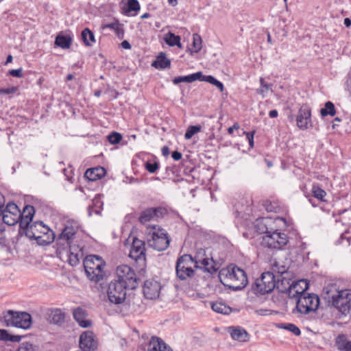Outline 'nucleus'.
Masks as SVG:
<instances>
[{
	"instance_id": "nucleus-51",
	"label": "nucleus",
	"mask_w": 351,
	"mask_h": 351,
	"mask_svg": "<svg viewBox=\"0 0 351 351\" xmlns=\"http://www.w3.org/2000/svg\"><path fill=\"white\" fill-rule=\"evenodd\" d=\"M197 80L200 82H206L213 84L215 80V78L212 75H204L202 72H201V76L199 77V79H197Z\"/></svg>"
},
{
	"instance_id": "nucleus-33",
	"label": "nucleus",
	"mask_w": 351,
	"mask_h": 351,
	"mask_svg": "<svg viewBox=\"0 0 351 351\" xmlns=\"http://www.w3.org/2000/svg\"><path fill=\"white\" fill-rule=\"evenodd\" d=\"M180 40L181 38L179 36H176L171 32L166 34L164 36V40L171 47L178 46L179 48H181L182 44Z\"/></svg>"
},
{
	"instance_id": "nucleus-13",
	"label": "nucleus",
	"mask_w": 351,
	"mask_h": 351,
	"mask_svg": "<svg viewBox=\"0 0 351 351\" xmlns=\"http://www.w3.org/2000/svg\"><path fill=\"white\" fill-rule=\"evenodd\" d=\"M129 256L140 267L144 266L146 261L145 243L138 239L134 238L131 245Z\"/></svg>"
},
{
	"instance_id": "nucleus-60",
	"label": "nucleus",
	"mask_w": 351,
	"mask_h": 351,
	"mask_svg": "<svg viewBox=\"0 0 351 351\" xmlns=\"http://www.w3.org/2000/svg\"><path fill=\"white\" fill-rule=\"evenodd\" d=\"M239 128V125L238 123H235L232 127H230L228 129V132L230 134H232L234 130H238Z\"/></svg>"
},
{
	"instance_id": "nucleus-8",
	"label": "nucleus",
	"mask_w": 351,
	"mask_h": 351,
	"mask_svg": "<svg viewBox=\"0 0 351 351\" xmlns=\"http://www.w3.org/2000/svg\"><path fill=\"white\" fill-rule=\"evenodd\" d=\"M307 287V283L304 280L290 282L285 277H282L280 285H278V289L281 292H287L290 298H297V300L300 295L305 293Z\"/></svg>"
},
{
	"instance_id": "nucleus-34",
	"label": "nucleus",
	"mask_w": 351,
	"mask_h": 351,
	"mask_svg": "<svg viewBox=\"0 0 351 351\" xmlns=\"http://www.w3.org/2000/svg\"><path fill=\"white\" fill-rule=\"evenodd\" d=\"M22 336L14 335L8 333V330L5 329H0V341L6 343L10 342H19L21 340Z\"/></svg>"
},
{
	"instance_id": "nucleus-12",
	"label": "nucleus",
	"mask_w": 351,
	"mask_h": 351,
	"mask_svg": "<svg viewBox=\"0 0 351 351\" xmlns=\"http://www.w3.org/2000/svg\"><path fill=\"white\" fill-rule=\"evenodd\" d=\"M226 276L230 282V287L234 290L241 289L247 284L245 272L237 266L228 268Z\"/></svg>"
},
{
	"instance_id": "nucleus-19",
	"label": "nucleus",
	"mask_w": 351,
	"mask_h": 351,
	"mask_svg": "<svg viewBox=\"0 0 351 351\" xmlns=\"http://www.w3.org/2000/svg\"><path fill=\"white\" fill-rule=\"evenodd\" d=\"M47 231H49V227L47 226H45L42 221H36L23 233L28 238L34 239L38 242L41 234Z\"/></svg>"
},
{
	"instance_id": "nucleus-1",
	"label": "nucleus",
	"mask_w": 351,
	"mask_h": 351,
	"mask_svg": "<svg viewBox=\"0 0 351 351\" xmlns=\"http://www.w3.org/2000/svg\"><path fill=\"white\" fill-rule=\"evenodd\" d=\"M323 298L341 313L346 314L351 308V290L338 291L336 286L330 285L323 289Z\"/></svg>"
},
{
	"instance_id": "nucleus-7",
	"label": "nucleus",
	"mask_w": 351,
	"mask_h": 351,
	"mask_svg": "<svg viewBox=\"0 0 351 351\" xmlns=\"http://www.w3.org/2000/svg\"><path fill=\"white\" fill-rule=\"evenodd\" d=\"M280 281L281 279L278 278L276 282V277L272 272H264L260 278L256 280L252 289L256 293L264 295L272 291L278 285H280Z\"/></svg>"
},
{
	"instance_id": "nucleus-53",
	"label": "nucleus",
	"mask_w": 351,
	"mask_h": 351,
	"mask_svg": "<svg viewBox=\"0 0 351 351\" xmlns=\"http://www.w3.org/2000/svg\"><path fill=\"white\" fill-rule=\"evenodd\" d=\"M244 133L246 134V138L248 141L250 147H253L254 143V135L255 132L252 131L250 132H244Z\"/></svg>"
},
{
	"instance_id": "nucleus-58",
	"label": "nucleus",
	"mask_w": 351,
	"mask_h": 351,
	"mask_svg": "<svg viewBox=\"0 0 351 351\" xmlns=\"http://www.w3.org/2000/svg\"><path fill=\"white\" fill-rule=\"evenodd\" d=\"M171 156L173 160H179L182 158V154L178 151H175L172 152Z\"/></svg>"
},
{
	"instance_id": "nucleus-18",
	"label": "nucleus",
	"mask_w": 351,
	"mask_h": 351,
	"mask_svg": "<svg viewBox=\"0 0 351 351\" xmlns=\"http://www.w3.org/2000/svg\"><path fill=\"white\" fill-rule=\"evenodd\" d=\"M311 108L307 105H302L299 109L296 122L297 126L301 130H306L311 125Z\"/></svg>"
},
{
	"instance_id": "nucleus-3",
	"label": "nucleus",
	"mask_w": 351,
	"mask_h": 351,
	"mask_svg": "<svg viewBox=\"0 0 351 351\" xmlns=\"http://www.w3.org/2000/svg\"><path fill=\"white\" fill-rule=\"evenodd\" d=\"M0 322L6 327L14 326L27 329L32 325V317L26 312L8 310L2 313Z\"/></svg>"
},
{
	"instance_id": "nucleus-29",
	"label": "nucleus",
	"mask_w": 351,
	"mask_h": 351,
	"mask_svg": "<svg viewBox=\"0 0 351 351\" xmlns=\"http://www.w3.org/2000/svg\"><path fill=\"white\" fill-rule=\"evenodd\" d=\"M141 7L137 0H128V3L123 7V13L130 15L131 12H134L132 15H136Z\"/></svg>"
},
{
	"instance_id": "nucleus-47",
	"label": "nucleus",
	"mask_w": 351,
	"mask_h": 351,
	"mask_svg": "<svg viewBox=\"0 0 351 351\" xmlns=\"http://www.w3.org/2000/svg\"><path fill=\"white\" fill-rule=\"evenodd\" d=\"M121 134L116 132H113L108 136V141L112 145H116L119 143L121 141Z\"/></svg>"
},
{
	"instance_id": "nucleus-61",
	"label": "nucleus",
	"mask_w": 351,
	"mask_h": 351,
	"mask_svg": "<svg viewBox=\"0 0 351 351\" xmlns=\"http://www.w3.org/2000/svg\"><path fill=\"white\" fill-rule=\"evenodd\" d=\"M121 47L125 49H131V45L130 44V43L127 40H123L122 43H121Z\"/></svg>"
},
{
	"instance_id": "nucleus-41",
	"label": "nucleus",
	"mask_w": 351,
	"mask_h": 351,
	"mask_svg": "<svg viewBox=\"0 0 351 351\" xmlns=\"http://www.w3.org/2000/svg\"><path fill=\"white\" fill-rule=\"evenodd\" d=\"M207 256H208L206 254V252L204 249H199L195 256L193 258V261L195 263V265H197L196 268H198L199 267V263L204 261V259H205Z\"/></svg>"
},
{
	"instance_id": "nucleus-50",
	"label": "nucleus",
	"mask_w": 351,
	"mask_h": 351,
	"mask_svg": "<svg viewBox=\"0 0 351 351\" xmlns=\"http://www.w3.org/2000/svg\"><path fill=\"white\" fill-rule=\"evenodd\" d=\"M34 213H35V209H34V206H30V205L26 206L24 208L23 212L21 213V214H23V215H26L27 217H29L31 218H33Z\"/></svg>"
},
{
	"instance_id": "nucleus-39",
	"label": "nucleus",
	"mask_w": 351,
	"mask_h": 351,
	"mask_svg": "<svg viewBox=\"0 0 351 351\" xmlns=\"http://www.w3.org/2000/svg\"><path fill=\"white\" fill-rule=\"evenodd\" d=\"M20 219H19V226L21 230H23V232H24L29 228V227L31 226L32 223H31L33 218H31L29 217H27L26 215H23L21 214V212L20 211Z\"/></svg>"
},
{
	"instance_id": "nucleus-64",
	"label": "nucleus",
	"mask_w": 351,
	"mask_h": 351,
	"mask_svg": "<svg viewBox=\"0 0 351 351\" xmlns=\"http://www.w3.org/2000/svg\"><path fill=\"white\" fill-rule=\"evenodd\" d=\"M278 115V112L276 110H272L269 112V116L271 118H276Z\"/></svg>"
},
{
	"instance_id": "nucleus-55",
	"label": "nucleus",
	"mask_w": 351,
	"mask_h": 351,
	"mask_svg": "<svg viewBox=\"0 0 351 351\" xmlns=\"http://www.w3.org/2000/svg\"><path fill=\"white\" fill-rule=\"evenodd\" d=\"M119 25V23L118 21L112 23L105 24L102 25V29H110L114 31L116 29L118 28Z\"/></svg>"
},
{
	"instance_id": "nucleus-22",
	"label": "nucleus",
	"mask_w": 351,
	"mask_h": 351,
	"mask_svg": "<svg viewBox=\"0 0 351 351\" xmlns=\"http://www.w3.org/2000/svg\"><path fill=\"white\" fill-rule=\"evenodd\" d=\"M68 262L71 266L77 265L80 262V258L83 256L82 248L79 245H70L69 247Z\"/></svg>"
},
{
	"instance_id": "nucleus-44",
	"label": "nucleus",
	"mask_w": 351,
	"mask_h": 351,
	"mask_svg": "<svg viewBox=\"0 0 351 351\" xmlns=\"http://www.w3.org/2000/svg\"><path fill=\"white\" fill-rule=\"evenodd\" d=\"M201 130L202 127L200 125H190L185 132V139H191L195 134L199 132Z\"/></svg>"
},
{
	"instance_id": "nucleus-45",
	"label": "nucleus",
	"mask_w": 351,
	"mask_h": 351,
	"mask_svg": "<svg viewBox=\"0 0 351 351\" xmlns=\"http://www.w3.org/2000/svg\"><path fill=\"white\" fill-rule=\"evenodd\" d=\"M202 43L200 36L197 34H194L193 37V48L191 49V53H198L202 47Z\"/></svg>"
},
{
	"instance_id": "nucleus-40",
	"label": "nucleus",
	"mask_w": 351,
	"mask_h": 351,
	"mask_svg": "<svg viewBox=\"0 0 351 351\" xmlns=\"http://www.w3.org/2000/svg\"><path fill=\"white\" fill-rule=\"evenodd\" d=\"M263 206L267 212L278 213L280 210V206L278 202L270 200H265Z\"/></svg>"
},
{
	"instance_id": "nucleus-59",
	"label": "nucleus",
	"mask_w": 351,
	"mask_h": 351,
	"mask_svg": "<svg viewBox=\"0 0 351 351\" xmlns=\"http://www.w3.org/2000/svg\"><path fill=\"white\" fill-rule=\"evenodd\" d=\"M213 85L215 86L221 91L223 90V84L221 82L217 80V79H215V80L214 83L213 84Z\"/></svg>"
},
{
	"instance_id": "nucleus-37",
	"label": "nucleus",
	"mask_w": 351,
	"mask_h": 351,
	"mask_svg": "<svg viewBox=\"0 0 351 351\" xmlns=\"http://www.w3.org/2000/svg\"><path fill=\"white\" fill-rule=\"evenodd\" d=\"M321 116L324 117L326 116L333 117L336 114V109L335 105L331 101H327L325 104L324 108L320 110Z\"/></svg>"
},
{
	"instance_id": "nucleus-9",
	"label": "nucleus",
	"mask_w": 351,
	"mask_h": 351,
	"mask_svg": "<svg viewBox=\"0 0 351 351\" xmlns=\"http://www.w3.org/2000/svg\"><path fill=\"white\" fill-rule=\"evenodd\" d=\"M197 265L193 261V258L190 254H184L180 257L176 263V271L178 278L182 280H186L194 276L193 268Z\"/></svg>"
},
{
	"instance_id": "nucleus-48",
	"label": "nucleus",
	"mask_w": 351,
	"mask_h": 351,
	"mask_svg": "<svg viewBox=\"0 0 351 351\" xmlns=\"http://www.w3.org/2000/svg\"><path fill=\"white\" fill-rule=\"evenodd\" d=\"M145 168L148 172L154 173L158 169L159 163L157 161H154L153 162L147 161L145 164Z\"/></svg>"
},
{
	"instance_id": "nucleus-62",
	"label": "nucleus",
	"mask_w": 351,
	"mask_h": 351,
	"mask_svg": "<svg viewBox=\"0 0 351 351\" xmlns=\"http://www.w3.org/2000/svg\"><path fill=\"white\" fill-rule=\"evenodd\" d=\"M0 350L1 351H12L11 349L9 348L8 344L1 345V343H0Z\"/></svg>"
},
{
	"instance_id": "nucleus-5",
	"label": "nucleus",
	"mask_w": 351,
	"mask_h": 351,
	"mask_svg": "<svg viewBox=\"0 0 351 351\" xmlns=\"http://www.w3.org/2000/svg\"><path fill=\"white\" fill-rule=\"evenodd\" d=\"M148 234L151 235V239L147 240L149 247L157 251H163L168 247L170 240L165 230L154 225L148 227Z\"/></svg>"
},
{
	"instance_id": "nucleus-56",
	"label": "nucleus",
	"mask_w": 351,
	"mask_h": 351,
	"mask_svg": "<svg viewBox=\"0 0 351 351\" xmlns=\"http://www.w3.org/2000/svg\"><path fill=\"white\" fill-rule=\"evenodd\" d=\"M16 91V87H11V88H8L0 89V93L5 94V95L14 93Z\"/></svg>"
},
{
	"instance_id": "nucleus-16",
	"label": "nucleus",
	"mask_w": 351,
	"mask_h": 351,
	"mask_svg": "<svg viewBox=\"0 0 351 351\" xmlns=\"http://www.w3.org/2000/svg\"><path fill=\"white\" fill-rule=\"evenodd\" d=\"M77 230L78 226L77 225H66L57 239L58 245H66L67 247L73 245L72 242Z\"/></svg>"
},
{
	"instance_id": "nucleus-63",
	"label": "nucleus",
	"mask_w": 351,
	"mask_h": 351,
	"mask_svg": "<svg viewBox=\"0 0 351 351\" xmlns=\"http://www.w3.org/2000/svg\"><path fill=\"white\" fill-rule=\"evenodd\" d=\"M162 154L164 156H167L169 154V149L167 146H164L162 148Z\"/></svg>"
},
{
	"instance_id": "nucleus-30",
	"label": "nucleus",
	"mask_w": 351,
	"mask_h": 351,
	"mask_svg": "<svg viewBox=\"0 0 351 351\" xmlns=\"http://www.w3.org/2000/svg\"><path fill=\"white\" fill-rule=\"evenodd\" d=\"M200 76L201 71H199L195 73L190 74L189 75L178 76L177 77H175L173 80V82L174 84H178L180 82L191 83L197 80V79H199Z\"/></svg>"
},
{
	"instance_id": "nucleus-14",
	"label": "nucleus",
	"mask_w": 351,
	"mask_h": 351,
	"mask_svg": "<svg viewBox=\"0 0 351 351\" xmlns=\"http://www.w3.org/2000/svg\"><path fill=\"white\" fill-rule=\"evenodd\" d=\"M20 216V209L18 206L13 202H9L5 206L1 217L3 223L8 226H14L19 222Z\"/></svg>"
},
{
	"instance_id": "nucleus-52",
	"label": "nucleus",
	"mask_w": 351,
	"mask_h": 351,
	"mask_svg": "<svg viewBox=\"0 0 351 351\" xmlns=\"http://www.w3.org/2000/svg\"><path fill=\"white\" fill-rule=\"evenodd\" d=\"M9 74L13 77H22L23 75V69L19 68L18 69H12L9 71Z\"/></svg>"
},
{
	"instance_id": "nucleus-24",
	"label": "nucleus",
	"mask_w": 351,
	"mask_h": 351,
	"mask_svg": "<svg viewBox=\"0 0 351 351\" xmlns=\"http://www.w3.org/2000/svg\"><path fill=\"white\" fill-rule=\"evenodd\" d=\"M147 351H173L161 339L156 337L150 339Z\"/></svg>"
},
{
	"instance_id": "nucleus-42",
	"label": "nucleus",
	"mask_w": 351,
	"mask_h": 351,
	"mask_svg": "<svg viewBox=\"0 0 351 351\" xmlns=\"http://www.w3.org/2000/svg\"><path fill=\"white\" fill-rule=\"evenodd\" d=\"M312 193L313 197L317 199L324 202V197L326 195V193L324 190L319 186V185H313L312 188Z\"/></svg>"
},
{
	"instance_id": "nucleus-43",
	"label": "nucleus",
	"mask_w": 351,
	"mask_h": 351,
	"mask_svg": "<svg viewBox=\"0 0 351 351\" xmlns=\"http://www.w3.org/2000/svg\"><path fill=\"white\" fill-rule=\"evenodd\" d=\"M278 327L289 330L296 336H299L301 334L300 328L293 324H280Z\"/></svg>"
},
{
	"instance_id": "nucleus-25",
	"label": "nucleus",
	"mask_w": 351,
	"mask_h": 351,
	"mask_svg": "<svg viewBox=\"0 0 351 351\" xmlns=\"http://www.w3.org/2000/svg\"><path fill=\"white\" fill-rule=\"evenodd\" d=\"M49 317L51 323L61 325L64 322L65 313L60 308H55L51 311Z\"/></svg>"
},
{
	"instance_id": "nucleus-57",
	"label": "nucleus",
	"mask_w": 351,
	"mask_h": 351,
	"mask_svg": "<svg viewBox=\"0 0 351 351\" xmlns=\"http://www.w3.org/2000/svg\"><path fill=\"white\" fill-rule=\"evenodd\" d=\"M116 32V34L119 38H123L124 35V30L120 26V24L118 26V28L114 30Z\"/></svg>"
},
{
	"instance_id": "nucleus-36",
	"label": "nucleus",
	"mask_w": 351,
	"mask_h": 351,
	"mask_svg": "<svg viewBox=\"0 0 351 351\" xmlns=\"http://www.w3.org/2000/svg\"><path fill=\"white\" fill-rule=\"evenodd\" d=\"M82 39L86 46H92L95 43L94 34L88 28H85L82 31Z\"/></svg>"
},
{
	"instance_id": "nucleus-26",
	"label": "nucleus",
	"mask_w": 351,
	"mask_h": 351,
	"mask_svg": "<svg viewBox=\"0 0 351 351\" xmlns=\"http://www.w3.org/2000/svg\"><path fill=\"white\" fill-rule=\"evenodd\" d=\"M210 307L213 311L223 315H229L232 311L231 307H230L226 303L221 301L211 302Z\"/></svg>"
},
{
	"instance_id": "nucleus-54",
	"label": "nucleus",
	"mask_w": 351,
	"mask_h": 351,
	"mask_svg": "<svg viewBox=\"0 0 351 351\" xmlns=\"http://www.w3.org/2000/svg\"><path fill=\"white\" fill-rule=\"evenodd\" d=\"M255 313L258 315L266 316V315H270L271 313V311L269 309H267V308H260V309H256L255 311Z\"/></svg>"
},
{
	"instance_id": "nucleus-4",
	"label": "nucleus",
	"mask_w": 351,
	"mask_h": 351,
	"mask_svg": "<svg viewBox=\"0 0 351 351\" xmlns=\"http://www.w3.org/2000/svg\"><path fill=\"white\" fill-rule=\"evenodd\" d=\"M105 262L97 255L87 256L84 260V267L87 277L92 281L99 282L104 276Z\"/></svg>"
},
{
	"instance_id": "nucleus-27",
	"label": "nucleus",
	"mask_w": 351,
	"mask_h": 351,
	"mask_svg": "<svg viewBox=\"0 0 351 351\" xmlns=\"http://www.w3.org/2000/svg\"><path fill=\"white\" fill-rule=\"evenodd\" d=\"M104 174V168L99 167L87 169L85 172V177L91 181H95L100 179Z\"/></svg>"
},
{
	"instance_id": "nucleus-15",
	"label": "nucleus",
	"mask_w": 351,
	"mask_h": 351,
	"mask_svg": "<svg viewBox=\"0 0 351 351\" xmlns=\"http://www.w3.org/2000/svg\"><path fill=\"white\" fill-rule=\"evenodd\" d=\"M79 343L82 351H96L98 346L95 335L90 330H86L81 334Z\"/></svg>"
},
{
	"instance_id": "nucleus-17",
	"label": "nucleus",
	"mask_w": 351,
	"mask_h": 351,
	"mask_svg": "<svg viewBox=\"0 0 351 351\" xmlns=\"http://www.w3.org/2000/svg\"><path fill=\"white\" fill-rule=\"evenodd\" d=\"M165 214H166V210L163 208H149L141 213L138 220L141 223L145 224L151 221L158 220Z\"/></svg>"
},
{
	"instance_id": "nucleus-23",
	"label": "nucleus",
	"mask_w": 351,
	"mask_h": 351,
	"mask_svg": "<svg viewBox=\"0 0 351 351\" xmlns=\"http://www.w3.org/2000/svg\"><path fill=\"white\" fill-rule=\"evenodd\" d=\"M228 332L234 340L245 342L249 339V334L241 326L229 327Z\"/></svg>"
},
{
	"instance_id": "nucleus-35",
	"label": "nucleus",
	"mask_w": 351,
	"mask_h": 351,
	"mask_svg": "<svg viewBox=\"0 0 351 351\" xmlns=\"http://www.w3.org/2000/svg\"><path fill=\"white\" fill-rule=\"evenodd\" d=\"M54 239H55V234L53 232V230H51L49 228V231H47V232L43 233V234H41L40 238L39 239V240L38 241L37 243L39 245H48V244H50L51 243H52L54 241Z\"/></svg>"
},
{
	"instance_id": "nucleus-6",
	"label": "nucleus",
	"mask_w": 351,
	"mask_h": 351,
	"mask_svg": "<svg viewBox=\"0 0 351 351\" xmlns=\"http://www.w3.org/2000/svg\"><path fill=\"white\" fill-rule=\"evenodd\" d=\"M114 280L131 290L136 289L140 282V279L135 271L127 265H121L117 267Z\"/></svg>"
},
{
	"instance_id": "nucleus-28",
	"label": "nucleus",
	"mask_w": 351,
	"mask_h": 351,
	"mask_svg": "<svg viewBox=\"0 0 351 351\" xmlns=\"http://www.w3.org/2000/svg\"><path fill=\"white\" fill-rule=\"evenodd\" d=\"M171 65L170 60L166 57L165 53H160L156 58V60L152 63V66L156 69H166Z\"/></svg>"
},
{
	"instance_id": "nucleus-21",
	"label": "nucleus",
	"mask_w": 351,
	"mask_h": 351,
	"mask_svg": "<svg viewBox=\"0 0 351 351\" xmlns=\"http://www.w3.org/2000/svg\"><path fill=\"white\" fill-rule=\"evenodd\" d=\"M74 319L82 328H88L91 326L92 322L87 319V313L82 307H77L73 311Z\"/></svg>"
},
{
	"instance_id": "nucleus-11",
	"label": "nucleus",
	"mask_w": 351,
	"mask_h": 351,
	"mask_svg": "<svg viewBox=\"0 0 351 351\" xmlns=\"http://www.w3.org/2000/svg\"><path fill=\"white\" fill-rule=\"evenodd\" d=\"M127 289V287L114 279L110 281L107 289L109 302L114 304H122L125 300Z\"/></svg>"
},
{
	"instance_id": "nucleus-20",
	"label": "nucleus",
	"mask_w": 351,
	"mask_h": 351,
	"mask_svg": "<svg viewBox=\"0 0 351 351\" xmlns=\"http://www.w3.org/2000/svg\"><path fill=\"white\" fill-rule=\"evenodd\" d=\"M143 291L146 298L156 299L159 296L160 285L155 280H147L144 282Z\"/></svg>"
},
{
	"instance_id": "nucleus-31",
	"label": "nucleus",
	"mask_w": 351,
	"mask_h": 351,
	"mask_svg": "<svg viewBox=\"0 0 351 351\" xmlns=\"http://www.w3.org/2000/svg\"><path fill=\"white\" fill-rule=\"evenodd\" d=\"M336 346L340 351H351V341H348L343 335L337 337Z\"/></svg>"
},
{
	"instance_id": "nucleus-10",
	"label": "nucleus",
	"mask_w": 351,
	"mask_h": 351,
	"mask_svg": "<svg viewBox=\"0 0 351 351\" xmlns=\"http://www.w3.org/2000/svg\"><path fill=\"white\" fill-rule=\"evenodd\" d=\"M319 304V297L314 293H304L299 296L297 300L296 308L301 314H308L315 312Z\"/></svg>"
},
{
	"instance_id": "nucleus-32",
	"label": "nucleus",
	"mask_w": 351,
	"mask_h": 351,
	"mask_svg": "<svg viewBox=\"0 0 351 351\" xmlns=\"http://www.w3.org/2000/svg\"><path fill=\"white\" fill-rule=\"evenodd\" d=\"M71 43L72 39L71 36L66 35L59 34L56 36L55 40V44L62 49L70 48Z\"/></svg>"
},
{
	"instance_id": "nucleus-38",
	"label": "nucleus",
	"mask_w": 351,
	"mask_h": 351,
	"mask_svg": "<svg viewBox=\"0 0 351 351\" xmlns=\"http://www.w3.org/2000/svg\"><path fill=\"white\" fill-rule=\"evenodd\" d=\"M198 268L202 269L208 272H212L215 270L213 258L209 256H207L204 259V261L199 263V267Z\"/></svg>"
},
{
	"instance_id": "nucleus-49",
	"label": "nucleus",
	"mask_w": 351,
	"mask_h": 351,
	"mask_svg": "<svg viewBox=\"0 0 351 351\" xmlns=\"http://www.w3.org/2000/svg\"><path fill=\"white\" fill-rule=\"evenodd\" d=\"M272 269L274 272H276L281 276L286 274L287 271V267L285 265H280L278 263H276L273 265Z\"/></svg>"
},
{
	"instance_id": "nucleus-46",
	"label": "nucleus",
	"mask_w": 351,
	"mask_h": 351,
	"mask_svg": "<svg viewBox=\"0 0 351 351\" xmlns=\"http://www.w3.org/2000/svg\"><path fill=\"white\" fill-rule=\"evenodd\" d=\"M260 84H261V88L257 90V93L258 94L262 95L264 96V93L269 90L271 89L272 84H268L265 82L264 79L263 77L260 78Z\"/></svg>"
},
{
	"instance_id": "nucleus-2",
	"label": "nucleus",
	"mask_w": 351,
	"mask_h": 351,
	"mask_svg": "<svg viewBox=\"0 0 351 351\" xmlns=\"http://www.w3.org/2000/svg\"><path fill=\"white\" fill-rule=\"evenodd\" d=\"M264 219H258L256 221V226L263 225L262 228H258V230L261 233H265L262 238L261 245L269 249L281 250L288 243V237L286 234L278 232L277 230H269L264 223Z\"/></svg>"
}]
</instances>
